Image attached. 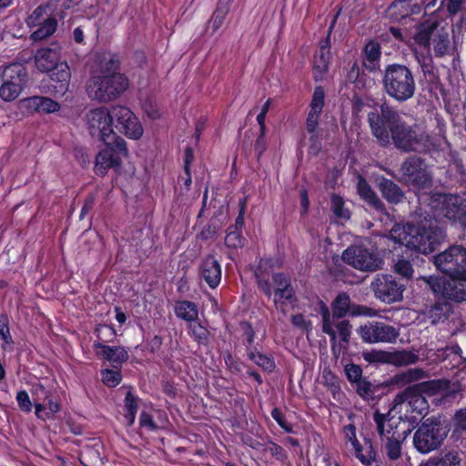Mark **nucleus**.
<instances>
[{"label":"nucleus","instance_id":"obj_1","mask_svg":"<svg viewBox=\"0 0 466 466\" xmlns=\"http://www.w3.org/2000/svg\"><path fill=\"white\" fill-rule=\"evenodd\" d=\"M371 135L383 148L393 146L402 153L427 154L434 148L432 137L419 125L409 124L389 103L384 101L377 110L368 114Z\"/></svg>","mask_w":466,"mask_h":466},{"label":"nucleus","instance_id":"obj_2","mask_svg":"<svg viewBox=\"0 0 466 466\" xmlns=\"http://www.w3.org/2000/svg\"><path fill=\"white\" fill-rule=\"evenodd\" d=\"M390 238L419 253H432L446 237L445 231L436 219L395 223L390 230Z\"/></svg>","mask_w":466,"mask_h":466},{"label":"nucleus","instance_id":"obj_3","mask_svg":"<svg viewBox=\"0 0 466 466\" xmlns=\"http://www.w3.org/2000/svg\"><path fill=\"white\" fill-rule=\"evenodd\" d=\"M382 90L398 103L411 99L416 91V82L411 69L403 64L387 65L381 71Z\"/></svg>","mask_w":466,"mask_h":466},{"label":"nucleus","instance_id":"obj_4","mask_svg":"<svg viewBox=\"0 0 466 466\" xmlns=\"http://www.w3.org/2000/svg\"><path fill=\"white\" fill-rule=\"evenodd\" d=\"M451 428L441 416L423 419L413 435L414 448L421 454H427L441 447Z\"/></svg>","mask_w":466,"mask_h":466},{"label":"nucleus","instance_id":"obj_5","mask_svg":"<svg viewBox=\"0 0 466 466\" xmlns=\"http://www.w3.org/2000/svg\"><path fill=\"white\" fill-rule=\"evenodd\" d=\"M129 86L125 74H110L108 76H94L86 85V94L92 100L108 103L118 98Z\"/></svg>","mask_w":466,"mask_h":466},{"label":"nucleus","instance_id":"obj_6","mask_svg":"<svg viewBox=\"0 0 466 466\" xmlns=\"http://www.w3.org/2000/svg\"><path fill=\"white\" fill-rule=\"evenodd\" d=\"M399 173L400 175L399 181L410 187L415 193L430 189L433 186V177L428 170L425 159L417 155L404 158L400 166Z\"/></svg>","mask_w":466,"mask_h":466},{"label":"nucleus","instance_id":"obj_7","mask_svg":"<svg viewBox=\"0 0 466 466\" xmlns=\"http://www.w3.org/2000/svg\"><path fill=\"white\" fill-rule=\"evenodd\" d=\"M429 205L439 215L466 228V198L457 194L432 193Z\"/></svg>","mask_w":466,"mask_h":466},{"label":"nucleus","instance_id":"obj_8","mask_svg":"<svg viewBox=\"0 0 466 466\" xmlns=\"http://www.w3.org/2000/svg\"><path fill=\"white\" fill-rule=\"evenodd\" d=\"M430 259L442 274L466 279V248L463 245H451Z\"/></svg>","mask_w":466,"mask_h":466},{"label":"nucleus","instance_id":"obj_9","mask_svg":"<svg viewBox=\"0 0 466 466\" xmlns=\"http://www.w3.org/2000/svg\"><path fill=\"white\" fill-rule=\"evenodd\" d=\"M102 142L105 144V148L96 155L94 167L96 174L100 177H104L110 168L120 167L121 157L128 155L127 142L120 137Z\"/></svg>","mask_w":466,"mask_h":466},{"label":"nucleus","instance_id":"obj_10","mask_svg":"<svg viewBox=\"0 0 466 466\" xmlns=\"http://www.w3.org/2000/svg\"><path fill=\"white\" fill-rule=\"evenodd\" d=\"M342 260L356 269L365 272H374L380 269L383 260L373 248L363 245H351L342 253Z\"/></svg>","mask_w":466,"mask_h":466},{"label":"nucleus","instance_id":"obj_11","mask_svg":"<svg viewBox=\"0 0 466 466\" xmlns=\"http://www.w3.org/2000/svg\"><path fill=\"white\" fill-rule=\"evenodd\" d=\"M0 97L5 101L15 100L28 81L26 68L20 63H13L5 67L2 73Z\"/></svg>","mask_w":466,"mask_h":466},{"label":"nucleus","instance_id":"obj_12","mask_svg":"<svg viewBox=\"0 0 466 466\" xmlns=\"http://www.w3.org/2000/svg\"><path fill=\"white\" fill-rule=\"evenodd\" d=\"M86 122L88 133L94 139L102 142L118 137L113 130L110 109L106 106L89 110L86 114Z\"/></svg>","mask_w":466,"mask_h":466},{"label":"nucleus","instance_id":"obj_13","mask_svg":"<svg viewBox=\"0 0 466 466\" xmlns=\"http://www.w3.org/2000/svg\"><path fill=\"white\" fill-rule=\"evenodd\" d=\"M450 388V380H431L419 383L409 385L402 391L399 392L394 400V406L403 403L409 405L413 402V400L421 395L434 396L448 390Z\"/></svg>","mask_w":466,"mask_h":466},{"label":"nucleus","instance_id":"obj_14","mask_svg":"<svg viewBox=\"0 0 466 466\" xmlns=\"http://www.w3.org/2000/svg\"><path fill=\"white\" fill-rule=\"evenodd\" d=\"M371 289L377 299L391 304L402 300L405 284L393 275L378 274L371 282Z\"/></svg>","mask_w":466,"mask_h":466},{"label":"nucleus","instance_id":"obj_15","mask_svg":"<svg viewBox=\"0 0 466 466\" xmlns=\"http://www.w3.org/2000/svg\"><path fill=\"white\" fill-rule=\"evenodd\" d=\"M112 127L131 139H139L143 127L136 115L127 106L116 105L110 108Z\"/></svg>","mask_w":466,"mask_h":466},{"label":"nucleus","instance_id":"obj_16","mask_svg":"<svg viewBox=\"0 0 466 466\" xmlns=\"http://www.w3.org/2000/svg\"><path fill=\"white\" fill-rule=\"evenodd\" d=\"M333 320L341 319L347 316L372 317L376 311L372 308L364 305H359L351 302L350 295L345 292H339L330 303Z\"/></svg>","mask_w":466,"mask_h":466},{"label":"nucleus","instance_id":"obj_17","mask_svg":"<svg viewBox=\"0 0 466 466\" xmlns=\"http://www.w3.org/2000/svg\"><path fill=\"white\" fill-rule=\"evenodd\" d=\"M361 339L368 343L393 342L400 335L399 330L389 324L380 321H372L361 325L357 329Z\"/></svg>","mask_w":466,"mask_h":466},{"label":"nucleus","instance_id":"obj_18","mask_svg":"<svg viewBox=\"0 0 466 466\" xmlns=\"http://www.w3.org/2000/svg\"><path fill=\"white\" fill-rule=\"evenodd\" d=\"M280 264L274 258H261L257 268L255 269L254 276L258 284V289L268 299L271 298L273 290L269 282V278L273 279V274L276 268H279Z\"/></svg>","mask_w":466,"mask_h":466},{"label":"nucleus","instance_id":"obj_19","mask_svg":"<svg viewBox=\"0 0 466 466\" xmlns=\"http://www.w3.org/2000/svg\"><path fill=\"white\" fill-rule=\"evenodd\" d=\"M93 348L99 359L109 361L116 370H120L122 364L128 360L127 350L122 346L110 347L99 341H95Z\"/></svg>","mask_w":466,"mask_h":466},{"label":"nucleus","instance_id":"obj_20","mask_svg":"<svg viewBox=\"0 0 466 466\" xmlns=\"http://www.w3.org/2000/svg\"><path fill=\"white\" fill-rule=\"evenodd\" d=\"M325 92L321 86L315 87L311 102L309 105V112L306 119V129L309 134H311L310 139L315 137V131L319 126V116L324 106Z\"/></svg>","mask_w":466,"mask_h":466},{"label":"nucleus","instance_id":"obj_21","mask_svg":"<svg viewBox=\"0 0 466 466\" xmlns=\"http://www.w3.org/2000/svg\"><path fill=\"white\" fill-rule=\"evenodd\" d=\"M441 298L450 303L460 304L466 301V279L460 277H445Z\"/></svg>","mask_w":466,"mask_h":466},{"label":"nucleus","instance_id":"obj_22","mask_svg":"<svg viewBox=\"0 0 466 466\" xmlns=\"http://www.w3.org/2000/svg\"><path fill=\"white\" fill-rule=\"evenodd\" d=\"M199 275L209 288L216 289L219 285L221 267L213 255H208L202 259L199 265Z\"/></svg>","mask_w":466,"mask_h":466},{"label":"nucleus","instance_id":"obj_23","mask_svg":"<svg viewBox=\"0 0 466 466\" xmlns=\"http://www.w3.org/2000/svg\"><path fill=\"white\" fill-rule=\"evenodd\" d=\"M378 188L389 204L399 205L406 199L404 190L391 179L384 177L378 178Z\"/></svg>","mask_w":466,"mask_h":466},{"label":"nucleus","instance_id":"obj_24","mask_svg":"<svg viewBox=\"0 0 466 466\" xmlns=\"http://www.w3.org/2000/svg\"><path fill=\"white\" fill-rule=\"evenodd\" d=\"M357 191L360 198L372 209L384 214L387 211L384 202L380 198L377 193L372 189L368 181L360 177L357 184Z\"/></svg>","mask_w":466,"mask_h":466},{"label":"nucleus","instance_id":"obj_25","mask_svg":"<svg viewBox=\"0 0 466 466\" xmlns=\"http://www.w3.org/2000/svg\"><path fill=\"white\" fill-rule=\"evenodd\" d=\"M46 73L49 74L51 81L54 83L52 86L56 94L64 95L69 86L71 72L66 62H60L56 67L50 69Z\"/></svg>","mask_w":466,"mask_h":466},{"label":"nucleus","instance_id":"obj_26","mask_svg":"<svg viewBox=\"0 0 466 466\" xmlns=\"http://www.w3.org/2000/svg\"><path fill=\"white\" fill-rule=\"evenodd\" d=\"M454 309L451 303L445 299L436 300L434 303L429 306L425 315L430 320L431 324L437 325L446 321L450 316L453 313Z\"/></svg>","mask_w":466,"mask_h":466},{"label":"nucleus","instance_id":"obj_27","mask_svg":"<svg viewBox=\"0 0 466 466\" xmlns=\"http://www.w3.org/2000/svg\"><path fill=\"white\" fill-rule=\"evenodd\" d=\"M35 63L36 68L41 72H47L53 69L60 64L59 48L45 47L38 49L35 55Z\"/></svg>","mask_w":466,"mask_h":466},{"label":"nucleus","instance_id":"obj_28","mask_svg":"<svg viewBox=\"0 0 466 466\" xmlns=\"http://www.w3.org/2000/svg\"><path fill=\"white\" fill-rule=\"evenodd\" d=\"M272 280L275 285V303H278V300L281 299L291 301L295 295V290L291 285L290 278L283 272H278L277 274H273Z\"/></svg>","mask_w":466,"mask_h":466},{"label":"nucleus","instance_id":"obj_29","mask_svg":"<svg viewBox=\"0 0 466 466\" xmlns=\"http://www.w3.org/2000/svg\"><path fill=\"white\" fill-rule=\"evenodd\" d=\"M319 314L321 316L322 326L321 330L330 338L331 350L335 356L339 354V350L337 352V335L335 329H333L334 320L332 319V312L322 300L319 301Z\"/></svg>","mask_w":466,"mask_h":466},{"label":"nucleus","instance_id":"obj_30","mask_svg":"<svg viewBox=\"0 0 466 466\" xmlns=\"http://www.w3.org/2000/svg\"><path fill=\"white\" fill-rule=\"evenodd\" d=\"M439 26L437 20H426L418 25L417 32L414 35L415 42L420 46L427 47L430 46L431 36L436 32Z\"/></svg>","mask_w":466,"mask_h":466},{"label":"nucleus","instance_id":"obj_31","mask_svg":"<svg viewBox=\"0 0 466 466\" xmlns=\"http://www.w3.org/2000/svg\"><path fill=\"white\" fill-rule=\"evenodd\" d=\"M427 376L426 371L422 369L413 368L409 369L406 371L397 373L390 380V384L398 387H403L406 384H410L418 381Z\"/></svg>","mask_w":466,"mask_h":466},{"label":"nucleus","instance_id":"obj_32","mask_svg":"<svg viewBox=\"0 0 466 466\" xmlns=\"http://www.w3.org/2000/svg\"><path fill=\"white\" fill-rule=\"evenodd\" d=\"M419 63L426 82L434 88L442 86L440 76L434 66L431 56H424L422 59L419 60Z\"/></svg>","mask_w":466,"mask_h":466},{"label":"nucleus","instance_id":"obj_33","mask_svg":"<svg viewBox=\"0 0 466 466\" xmlns=\"http://www.w3.org/2000/svg\"><path fill=\"white\" fill-rule=\"evenodd\" d=\"M445 276L430 275L420 276L417 279L418 285L431 292L436 297H441Z\"/></svg>","mask_w":466,"mask_h":466},{"label":"nucleus","instance_id":"obj_34","mask_svg":"<svg viewBox=\"0 0 466 466\" xmlns=\"http://www.w3.org/2000/svg\"><path fill=\"white\" fill-rule=\"evenodd\" d=\"M432 44L435 56L442 57L448 55L451 47L449 32L444 27L437 29Z\"/></svg>","mask_w":466,"mask_h":466},{"label":"nucleus","instance_id":"obj_35","mask_svg":"<svg viewBox=\"0 0 466 466\" xmlns=\"http://www.w3.org/2000/svg\"><path fill=\"white\" fill-rule=\"evenodd\" d=\"M99 61V76H108L110 74H121L118 72L120 68V60L116 54H104L98 57Z\"/></svg>","mask_w":466,"mask_h":466},{"label":"nucleus","instance_id":"obj_36","mask_svg":"<svg viewBox=\"0 0 466 466\" xmlns=\"http://www.w3.org/2000/svg\"><path fill=\"white\" fill-rule=\"evenodd\" d=\"M247 355L248 360L256 363L259 368L267 372H272L276 368L273 357L271 355L261 353L257 350V348L248 349Z\"/></svg>","mask_w":466,"mask_h":466},{"label":"nucleus","instance_id":"obj_37","mask_svg":"<svg viewBox=\"0 0 466 466\" xmlns=\"http://www.w3.org/2000/svg\"><path fill=\"white\" fill-rule=\"evenodd\" d=\"M175 314L177 318L191 322L198 319V306L188 300L177 301L175 306Z\"/></svg>","mask_w":466,"mask_h":466},{"label":"nucleus","instance_id":"obj_38","mask_svg":"<svg viewBox=\"0 0 466 466\" xmlns=\"http://www.w3.org/2000/svg\"><path fill=\"white\" fill-rule=\"evenodd\" d=\"M409 1L395 0L386 10V15L392 21L400 22L409 16Z\"/></svg>","mask_w":466,"mask_h":466},{"label":"nucleus","instance_id":"obj_39","mask_svg":"<svg viewBox=\"0 0 466 466\" xmlns=\"http://www.w3.org/2000/svg\"><path fill=\"white\" fill-rule=\"evenodd\" d=\"M39 27L31 34L30 38L36 42L41 41L53 35L57 27V21L53 16H47L44 22L38 25Z\"/></svg>","mask_w":466,"mask_h":466},{"label":"nucleus","instance_id":"obj_40","mask_svg":"<svg viewBox=\"0 0 466 466\" xmlns=\"http://www.w3.org/2000/svg\"><path fill=\"white\" fill-rule=\"evenodd\" d=\"M389 364L395 366H406L414 364L419 360V356L410 350H395L389 352Z\"/></svg>","mask_w":466,"mask_h":466},{"label":"nucleus","instance_id":"obj_41","mask_svg":"<svg viewBox=\"0 0 466 466\" xmlns=\"http://www.w3.org/2000/svg\"><path fill=\"white\" fill-rule=\"evenodd\" d=\"M367 78V74L360 70L357 61L352 64L346 75L347 81L353 84L354 86L358 89L366 88Z\"/></svg>","mask_w":466,"mask_h":466},{"label":"nucleus","instance_id":"obj_42","mask_svg":"<svg viewBox=\"0 0 466 466\" xmlns=\"http://www.w3.org/2000/svg\"><path fill=\"white\" fill-rule=\"evenodd\" d=\"M228 11V3L219 0L208 22L212 25L213 31H217L222 25Z\"/></svg>","mask_w":466,"mask_h":466},{"label":"nucleus","instance_id":"obj_43","mask_svg":"<svg viewBox=\"0 0 466 466\" xmlns=\"http://www.w3.org/2000/svg\"><path fill=\"white\" fill-rule=\"evenodd\" d=\"M343 198L337 195L332 194L330 197V209L337 218L348 220L350 218V211L345 208Z\"/></svg>","mask_w":466,"mask_h":466},{"label":"nucleus","instance_id":"obj_44","mask_svg":"<svg viewBox=\"0 0 466 466\" xmlns=\"http://www.w3.org/2000/svg\"><path fill=\"white\" fill-rule=\"evenodd\" d=\"M336 328V334L338 333L340 342L344 344V346H348L350 343L351 332H352V325L350 320L341 319L334 320L333 328Z\"/></svg>","mask_w":466,"mask_h":466},{"label":"nucleus","instance_id":"obj_45","mask_svg":"<svg viewBox=\"0 0 466 466\" xmlns=\"http://www.w3.org/2000/svg\"><path fill=\"white\" fill-rule=\"evenodd\" d=\"M125 419L127 420V425L128 427L134 424L136 414L137 411V398L133 395L131 391H128L125 397Z\"/></svg>","mask_w":466,"mask_h":466},{"label":"nucleus","instance_id":"obj_46","mask_svg":"<svg viewBox=\"0 0 466 466\" xmlns=\"http://www.w3.org/2000/svg\"><path fill=\"white\" fill-rule=\"evenodd\" d=\"M222 228V222L219 220V218L217 216H213L208 223L202 228V230L198 235V238H199L202 240H208L211 238H214L218 232Z\"/></svg>","mask_w":466,"mask_h":466},{"label":"nucleus","instance_id":"obj_47","mask_svg":"<svg viewBox=\"0 0 466 466\" xmlns=\"http://www.w3.org/2000/svg\"><path fill=\"white\" fill-rule=\"evenodd\" d=\"M400 436H396L395 432L391 436L387 437L385 443V451L389 459L396 461L401 454V443L400 441Z\"/></svg>","mask_w":466,"mask_h":466},{"label":"nucleus","instance_id":"obj_48","mask_svg":"<svg viewBox=\"0 0 466 466\" xmlns=\"http://www.w3.org/2000/svg\"><path fill=\"white\" fill-rule=\"evenodd\" d=\"M245 238L242 236L241 230L228 227L227 236L225 238V245L230 248H242L245 244Z\"/></svg>","mask_w":466,"mask_h":466},{"label":"nucleus","instance_id":"obj_49","mask_svg":"<svg viewBox=\"0 0 466 466\" xmlns=\"http://www.w3.org/2000/svg\"><path fill=\"white\" fill-rule=\"evenodd\" d=\"M330 61V50L319 49L314 56V69L319 74H324L329 70Z\"/></svg>","mask_w":466,"mask_h":466},{"label":"nucleus","instance_id":"obj_50","mask_svg":"<svg viewBox=\"0 0 466 466\" xmlns=\"http://www.w3.org/2000/svg\"><path fill=\"white\" fill-rule=\"evenodd\" d=\"M322 383L333 395L340 390L339 379L331 371L329 368H325L322 372Z\"/></svg>","mask_w":466,"mask_h":466},{"label":"nucleus","instance_id":"obj_51","mask_svg":"<svg viewBox=\"0 0 466 466\" xmlns=\"http://www.w3.org/2000/svg\"><path fill=\"white\" fill-rule=\"evenodd\" d=\"M49 9L48 5H38L33 13L27 17L26 24L29 27L37 26L46 19L47 10Z\"/></svg>","mask_w":466,"mask_h":466},{"label":"nucleus","instance_id":"obj_52","mask_svg":"<svg viewBox=\"0 0 466 466\" xmlns=\"http://www.w3.org/2000/svg\"><path fill=\"white\" fill-rule=\"evenodd\" d=\"M95 332L97 338L96 341L103 344L113 341L116 335V329L112 326L106 324L97 325Z\"/></svg>","mask_w":466,"mask_h":466},{"label":"nucleus","instance_id":"obj_53","mask_svg":"<svg viewBox=\"0 0 466 466\" xmlns=\"http://www.w3.org/2000/svg\"><path fill=\"white\" fill-rule=\"evenodd\" d=\"M190 331L195 340L199 345H208L209 342L210 332L201 325L200 322H195L190 325Z\"/></svg>","mask_w":466,"mask_h":466},{"label":"nucleus","instance_id":"obj_54","mask_svg":"<svg viewBox=\"0 0 466 466\" xmlns=\"http://www.w3.org/2000/svg\"><path fill=\"white\" fill-rule=\"evenodd\" d=\"M20 108L29 115L40 113V96H33L20 100Z\"/></svg>","mask_w":466,"mask_h":466},{"label":"nucleus","instance_id":"obj_55","mask_svg":"<svg viewBox=\"0 0 466 466\" xmlns=\"http://www.w3.org/2000/svg\"><path fill=\"white\" fill-rule=\"evenodd\" d=\"M452 389L451 387L447 390L450 394L454 395L455 393L466 390V369L463 368L458 370L453 378Z\"/></svg>","mask_w":466,"mask_h":466},{"label":"nucleus","instance_id":"obj_56","mask_svg":"<svg viewBox=\"0 0 466 466\" xmlns=\"http://www.w3.org/2000/svg\"><path fill=\"white\" fill-rule=\"evenodd\" d=\"M355 385L357 393L364 400L373 399L375 387L365 378L358 381Z\"/></svg>","mask_w":466,"mask_h":466},{"label":"nucleus","instance_id":"obj_57","mask_svg":"<svg viewBox=\"0 0 466 466\" xmlns=\"http://www.w3.org/2000/svg\"><path fill=\"white\" fill-rule=\"evenodd\" d=\"M362 357L369 363H389V351L372 350L364 351Z\"/></svg>","mask_w":466,"mask_h":466},{"label":"nucleus","instance_id":"obj_58","mask_svg":"<svg viewBox=\"0 0 466 466\" xmlns=\"http://www.w3.org/2000/svg\"><path fill=\"white\" fill-rule=\"evenodd\" d=\"M394 417L391 416L390 410L387 413H380L376 410L373 413V420L377 425L379 435L382 438L385 435V423L389 420H393Z\"/></svg>","mask_w":466,"mask_h":466},{"label":"nucleus","instance_id":"obj_59","mask_svg":"<svg viewBox=\"0 0 466 466\" xmlns=\"http://www.w3.org/2000/svg\"><path fill=\"white\" fill-rule=\"evenodd\" d=\"M345 374L348 380L354 385L358 381L361 380L362 378V369L360 365L350 363L345 366Z\"/></svg>","mask_w":466,"mask_h":466},{"label":"nucleus","instance_id":"obj_60","mask_svg":"<svg viewBox=\"0 0 466 466\" xmlns=\"http://www.w3.org/2000/svg\"><path fill=\"white\" fill-rule=\"evenodd\" d=\"M122 376L119 370H105L102 371V380L108 387H116L121 381Z\"/></svg>","mask_w":466,"mask_h":466},{"label":"nucleus","instance_id":"obj_61","mask_svg":"<svg viewBox=\"0 0 466 466\" xmlns=\"http://www.w3.org/2000/svg\"><path fill=\"white\" fill-rule=\"evenodd\" d=\"M239 329L243 332V336L246 338L245 345L247 350L251 349L256 335L251 323L247 320H241L239 322Z\"/></svg>","mask_w":466,"mask_h":466},{"label":"nucleus","instance_id":"obj_62","mask_svg":"<svg viewBox=\"0 0 466 466\" xmlns=\"http://www.w3.org/2000/svg\"><path fill=\"white\" fill-rule=\"evenodd\" d=\"M366 60H380L381 56L380 45L376 41H370L364 47Z\"/></svg>","mask_w":466,"mask_h":466},{"label":"nucleus","instance_id":"obj_63","mask_svg":"<svg viewBox=\"0 0 466 466\" xmlns=\"http://www.w3.org/2000/svg\"><path fill=\"white\" fill-rule=\"evenodd\" d=\"M366 100L367 101L358 94L353 95L351 98V110L353 115L358 116L363 111L366 106H370L369 101L374 102V99L370 96H367Z\"/></svg>","mask_w":466,"mask_h":466},{"label":"nucleus","instance_id":"obj_64","mask_svg":"<svg viewBox=\"0 0 466 466\" xmlns=\"http://www.w3.org/2000/svg\"><path fill=\"white\" fill-rule=\"evenodd\" d=\"M454 432L466 431V408L458 410L453 416Z\"/></svg>","mask_w":466,"mask_h":466}]
</instances>
